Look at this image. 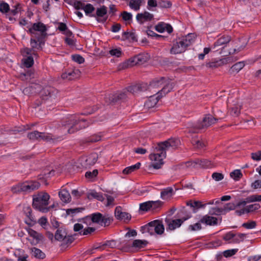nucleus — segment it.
Returning <instances> with one entry per match:
<instances>
[{
	"instance_id": "obj_23",
	"label": "nucleus",
	"mask_w": 261,
	"mask_h": 261,
	"mask_svg": "<svg viewBox=\"0 0 261 261\" xmlns=\"http://www.w3.org/2000/svg\"><path fill=\"white\" fill-rule=\"evenodd\" d=\"M113 221V218L108 214H102V218L100 219L99 223H98V224L101 226L107 227L109 226L112 223Z\"/></svg>"
},
{
	"instance_id": "obj_46",
	"label": "nucleus",
	"mask_w": 261,
	"mask_h": 261,
	"mask_svg": "<svg viewBox=\"0 0 261 261\" xmlns=\"http://www.w3.org/2000/svg\"><path fill=\"white\" fill-rule=\"evenodd\" d=\"M80 71L78 69H74L71 71H68L69 76V81L72 80L77 78L80 76Z\"/></svg>"
},
{
	"instance_id": "obj_42",
	"label": "nucleus",
	"mask_w": 261,
	"mask_h": 261,
	"mask_svg": "<svg viewBox=\"0 0 261 261\" xmlns=\"http://www.w3.org/2000/svg\"><path fill=\"white\" fill-rule=\"evenodd\" d=\"M122 36L126 39H130L133 42L137 41L136 35L135 33L124 32L123 33Z\"/></svg>"
},
{
	"instance_id": "obj_51",
	"label": "nucleus",
	"mask_w": 261,
	"mask_h": 261,
	"mask_svg": "<svg viewBox=\"0 0 261 261\" xmlns=\"http://www.w3.org/2000/svg\"><path fill=\"white\" fill-rule=\"evenodd\" d=\"M201 223H202L200 222L199 220L198 222L193 225H190L188 228V230L191 231L199 230L202 228Z\"/></svg>"
},
{
	"instance_id": "obj_63",
	"label": "nucleus",
	"mask_w": 261,
	"mask_h": 261,
	"mask_svg": "<svg viewBox=\"0 0 261 261\" xmlns=\"http://www.w3.org/2000/svg\"><path fill=\"white\" fill-rule=\"evenodd\" d=\"M110 54L112 56L120 57L122 55L120 48H114L109 51Z\"/></svg>"
},
{
	"instance_id": "obj_30",
	"label": "nucleus",
	"mask_w": 261,
	"mask_h": 261,
	"mask_svg": "<svg viewBox=\"0 0 261 261\" xmlns=\"http://www.w3.org/2000/svg\"><path fill=\"white\" fill-rule=\"evenodd\" d=\"M141 166V163L138 162L135 165L126 167L124 169H123L122 173L124 174H129L133 172H134L137 170H138Z\"/></svg>"
},
{
	"instance_id": "obj_57",
	"label": "nucleus",
	"mask_w": 261,
	"mask_h": 261,
	"mask_svg": "<svg viewBox=\"0 0 261 261\" xmlns=\"http://www.w3.org/2000/svg\"><path fill=\"white\" fill-rule=\"evenodd\" d=\"M172 6V3L169 1H161L158 3V7L161 8H169Z\"/></svg>"
},
{
	"instance_id": "obj_1",
	"label": "nucleus",
	"mask_w": 261,
	"mask_h": 261,
	"mask_svg": "<svg viewBox=\"0 0 261 261\" xmlns=\"http://www.w3.org/2000/svg\"><path fill=\"white\" fill-rule=\"evenodd\" d=\"M180 143V140L176 138H170L159 143L155 148V152L150 155V159L152 161L151 166L156 169L161 168L164 164L163 159L166 156V151L170 149H175Z\"/></svg>"
},
{
	"instance_id": "obj_8",
	"label": "nucleus",
	"mask_w": 261,
	"mask_h": 261,
	"mask_svg": "<svg viewBox=\"0 0 261 261\" xmlns=\"http://www.w3.org/2000/svg\"><path fill=\"white\" fill-rule=\"evenodd\" d=\"M40 186V184L38 181L35 180H29L19 184L12 188L13 193H30L33 191L38 189Z\"/></svg>"
},
{
	"instance_id": "obj_6",
	"label": "nucleus",
	"mask_w": 261,
	"mask_h": 261,
	"mask_svg": "<svg viewBox=\"0 0 261 261\" xmlns=\"http://www.w3.org/2000/svg\"><path fill=\"white\" fill-rule=\"evenodd\" d=\"M194 41V34H189L186 36L177 38L174 41L172 47L170 49L171 54H181Z\"/></svg>"
},
{
	"instance_id": "obj_60",
	"label": "nucleus",
	"mask_w": 261,
	"mask_h": 261,
	"mask_svg": "<svg viewBox=\"0 0 261 261\" xmlns=\"http://www.w3.org/2000/svg\"><path fill=\"white\" fill-rule=\"evenodd\" d=\"M193 204H194L193 213H196L197 210L200 208H204L206 206V204H202V202L200 201H194Z\"/></svg>"
},
{
	"instance_id": "obj_64",
	"label": "nucleus",
	"mask_w": 261,
	"mask_h": 261,
	"mask_svg": "<svg viewBox=\"0 0 261 261\" xmlns=\"http://www.w3.org/2000/svg\"><path fill=\"white\" fill-rule=\"evenodd\" d=\"M251 158L254 161H260L261 160V151L258 150L255 152H252L251 154Z\"/></svg>"
},
{
	"instance_id": "obj_45",
	"label": "nucleus",
	"mask_w": 261,
	"mask_h": 261,
	"mask_svg": "<svg viewBox=\"0 0 261 261\" xmlns=\"http://www.w3.org/2000/svg\"><path fill=\"white\" fill-rule=\"evenodd\" d=\"M151 205L150 201H146L140 204L139 210L143 212H147L151 210Z\"/></svg>"
},
{
	"instance_id": "obj_16",
	"label": "nucleus",
	"mask_w": 261,
	"mask_h": 261,
	"mask_svg": "<svg viewBox=\"0 0 261 261\" xmlns=\"http://www.w3.org/2000/svg\"><path fill=\"white\" fill-rule=\"evenodd\" d=\"M107 13V8L105 6H102L100 8H97L96 13L92 14L91 17L96 18L97 21L98 22H105L107 20V17L103 19L102 20H100L99 17H103Z\"/></svg>"
},
{
	"instance_id": "obj_49",
	"label": "nucleus",
	"mask_w": 261,
	"mask_h": 261,
	"mask_svg": "<svg viewBox=\"0 0 261 261\" xmlns=\"http://www.w3.org/2000/svg\"><path fill=\"white\" fill-rule=\"evenodd\" d=\"M230 175L235 180L238 181L242 177L243 174L240 170H235L230 173Z\"/></svg>"
},
{
	"instance_id": "obj_21",
	"label": "nucleus",
	"mask_w": 261,
	"mask_h": 261,
	"mask_svg": "<svg viewBox=\"0 0 261 261\" xmlns=\"http://www.w3.org/2000/svg\"><path fill=\"white\" fill-rule=\"evenodd\" d=\"M218 220L217 218L206 215L200 219V222L208 225H216L218 224Z\"/></svg>"
},
{
	"instance_id": "obj_40",
	"label": "nucleus",
	"mask_w": 261,
	"mask_h": 261,
	"mask_svg": "<svg viewBox=\"0 0 261 261\" xmlns=\"http://www.w3.org/2000/svg\"><path fill=\"white\" fill-rule=\"evenodd\" d=\"M191 143L195 148L198 149L203 148L205 146L204 143L196 138H193L192 139Z\"/></svg>"
},
{
	"instance_id": "obj_25",
	"label": "nucleus",
	"mask_w": 261,
	"mask_h": 261,
	"mask_svg": "<svg viewBox=\"0 0 261 261\" xmlns=\"http://www.w3.org/2000/svg\"><path fill=\"white\" fill-rule=\"evenodd\" d=\"M174 191L172 187L164 189L161 192V197L164 200L170 198L173 194Z\"/></svg>"
},
{
	"instance_id": "obj_36",
	"label": "nucleus",
	"mask_w": 261,
	"mask_h": 261,
	"mask_svg": "<svg viewBox=\"0 0 261 261\" xmlns=\"http://www.w3.org/2000/svg\"><path fill=\"white\" fill-rule=\"evenodd\" d=\"M23 64L27 68H30L34 64V59L32 56L24 57L23 59Z\"/></svg>"
},
{
	"instance_id": "obj_59",
	"label": "nucleus",
	"mask_w": 261,
	"mask_h": 261,
	"mask_svg": "<svg viewBox=\"0 0 261 261\" xmlns=\"http://www.w3.org/2000/svg\"><path fill=\"white\" fill-rule=\"evenodd\" d=\"M101 135L94 134L87 139V142L91 143H94L99 141L101 140Z\"/></svg>"
},
{
	"instance_id": "obj_43",
	"label": "nucleus",
	"mask_w": 261,
	"mask_h": 261,
	"mask_svg": "<svg viewBox=\"0 0 261 261\" xmlns=\"http://www.w3.org/2000/svg\"><path fill=\"white\" fill-rule=\"evenodd\" d=\"M84 10L86 15L91 17V15L93 14L92 12L95 10V8L91 4H88L85 6Z\"/></svg>"
},
{
	"instance_id": "obj_32",
	"label": "nucleus",
	"mask_w": 261,
	"mask_h": 261,
	"mask_svg": "<svg viewBox=\"0 0 261 261\" xmlns=\"http://www.w3.org/2000/svg\"><path fill=\"white\" fill-rule=\"evenodd\" d=\"M181 168H198L197 159L193 161H188L180 165Z\"/></svg>"
},
{
	"instance_id": "obj_24",
	"label": "nucleus",
	"mask_w": 261,
	"mask_h": 261,
	"mask_svg": "<svg viewBox=\"0 0 261 261\" xmlns=\"http://www.w3.org/2000/svg\"><path fill=\"white\" fill-rule=\"evenodd\" d=\"M148 244V242L146 240L137 239L133 241L132 247L137 250H140L145 247Z\"/></svg>"
},
{
	"instance_id": "obj_18",
	"label": "nucleus",
	"mask_w": 261,
	"mask_h": 261,
	"mask_svg": "<svg viewBox=\"0 0 261 261\" xmlns=\"http://www.w3.org/2000/svg\"><path fill=\"white\" fill-rule=\"evenodd\" d=\"M161 97L160 95H158L157 96L155 95L149 96L144 103V107L147 109L154 108Z\"/></svg>"
},
{
	"instance_id": "obj_54",
	"label": "nucleus",
	"mask_w": 261,
	"mask_h": 261,
	"mask_svg": "<svg viewBox=\"0 0 261 261\" xmlns=\"http://www.w3.org/2000/svg\"><path fill=\"white\" fill-rule=\"evenodd\" d=\"M190 215V218L192 217L191 214L189 212L186 208V207H182L181 210L178 212L177 215L178 217L181 218V217H186L187 215Z\"/></svg>"
},
{
	"instance_id": "obj_20",
	"label": "nucleus",
	"mask_w": 261,
	"mask_h": 261,
	"mask_svg": "<svg viewBox=\"0 0 261 261\" xmlns=\"http://www.w3.org/2000/svg\"><path fill=\"white\" fill-rule=\"evenodd\" d=\"M227 107L228 109V113L232 117H237L240 114L241 106L239 105L234 104L231 105L229 102H228Z\"/></svg>"
},
{
	"instance_id": "obj_33",
	"label": "nucleus",
	"mask_w": 261,
	"mask_h": 261,
	"mask_svg": "<svg viewBox=\"0 0 261 261\" xmlns=\"http://www.w3.org/2000/svg\"><path fill=\"white\" fill-rule=\"evenodd\" d=\"M83 207H76L74 208H68L66 210V214L73 217L76 214L82 212L84 210Z\"/></svg>"
},
{
	"instance_id": "obj_10",
	"label": "nucleus",
	"mask_w": 261,
	"mask_h": 261,
	"mask_svg": "<svg viewBox=\"0 0 261 261\" xmlns=\"http://www.w3.org/2000/svg\"><path fill=\"white\" fill-rule=\"evenodd\" d=\"M47 29L46 25L41 22L34 23L32 27L29 28L28 32L31 34L32 37H35L36 35H42L47 36Z\"/></svg>"
},
{
	"instance_id": "obj_58",
	"label": "nucleus",
	"mask_w": 261,
	"mask_h": 261,
	"mask_svg": "<svg viewBox=\"0 0 261 261\" xmlns=\"http://www.w3.org/2000/svg\"><path fill=\"white\" fill-rule=\"evenodd\" d=\"M166 25V23L164 22H160L155 25V30L159 33H163L165 31Z\"/></svg>"
},
{
	"instance_id": "obj_26",
	"label": "nucleus",
	"mask_w": 261,
	"mask_h": 261,
	"mask_svg": "<svg viewBox=\"0 0 261 261\" xmlns=\"http://www.w3.org/2000/svg\"><path fill=\"white\" fill-rule=\"evenodd\" d=\"M59 196L61 200L65 202L68 203L71 200V196L69 192L66 189H63L59 192Z\"/></svg>"
},
{
	"instance_id": "obj_2",
	"label": "nucleus",
	"mask_w": 261,
	"mask_h": 261,
	"mask_svg": "<svg viewBox=\"0 0 261 261\" xmlns=\"http://www.w3.org/2000/svg\"><path fill=\"white\" fill-rule=\"evenodd\" d=\"M147 89V85L144 83H138L134 85L128 86L122 91L118 92L115 94H110L106 95L105 100L108 105L115 104L125 99L128 92L135 94L138 92L145 91Z\"/></svg>"
},
{
	"instance_id": "obj_37",
	"label": "nucleus",
	"mask_w": 261,
	"mask_h": 261,
	"mask_svg": "<svg viewBox=\"0 0 261 261\" xmlns=\"http://www.w3.org/2000/svg\"><path fill=\"white\" fill-rule=\"evenodd\" d=\"M91 197L101 201H103L105 199V197L103 196L102 193H98L95 191L92 192L88 194V198L90 199Z\"/></svg>"
},
{
	"instance_id": "obj_50",
	"label": "nucleus",
	"mask_w": 261,
	"mask_h": 261,
	"mask_svg": "<svg viewBox=\"0 0 261 261\" xmlns=\"http://www.w3.org/2000/svg\"><path fill=\"white\" fill-rule=\"evenodd\" d=\"M98 155L97 153L91 154L86 160V162L90 165H93L97 162Z\"/></svg>"
},
{
	"instance_id": "obj_44",
	"label": "nucleus",
	"mask_w": 261,
	"mask_h": 261,
	"mask_svg": "<svg viewBox=\"0 0 261 261\" xmlns=\"http://www.w3.org/2000/svg\"><path fill=\"white\" fill-rule=\"evenodd\" d=\"M246 236V234L245 233H234V239L232 242L233 243H239L244 240Z\"/></svg>"
},
{
	"instance_id": "obj_15",
	"label": "nucleus",
	"mask_w": 261,
	"mask_h": 261,
	"mask_svg": "<svg viewBox=\"0 0 261 261\" xmlns=\"http://www.w3.org/2000/svg\"><path fill=\"white\" fill-rule=\"evenodd\" d=\"M62 137L60 136H55L51 134L41 132L39 136V141H44L46 142L52 141L55 143L58 141H61Z\"/></svg>"
},
{
	"instance_id": "obj_27",
	"label": "nucleus",
	"mask_w": 261,
	"mask_h": 261,
	"mask_svg": "<svg viewBox=\"0 0 261 261\" xmlns=\"http://www.w3.org/2000/svg\"><path fill=\"white\" fill-rule=\"evenodd\" d=\"M226 60L225 59H220L219 60L210 62L206 64V66L211 68H216L226 64Z\"/></svg>"
},
{
	"instance_id": "obj_56",
	"label": "nucleus",
	"mask_w": 261,
	"mask_h": 261,
	"mask_svg": "<svg viewBox=\"0 0 261 261\" xmlns=\"http://www.w3.org/2000/svg\"><path fill=\"white\" fill-rule=\"evenodd\" d=\"M156 233L158 234H162L165 230L164 226L162 222V221L160 220V222L157 223L156 225Z\"/></svg>"
},
{
	"instance_id": "obj_9",
	"label": "nucleus",
	"mask_w": 261,
	"mask_h": 261,
	"mask_svg": "<svg viewBox=\"0 0 261 261\" xmlns=\"http://www.w3.org/2000/svg\"><path fill=\"white\" fill-rule=\"evenodd\" d=\"M58 93V91L57 89L53 87L46 86L44 87L40 92V98L41 99V101L40 100L38 99L35 101V105H36V106L39 107L42 105L43 101L48 100H50L51 101L55 99Z\"/></svg>"
},
{
	"instance_id": "obj_13",
	"label": "nucleus",
	"mask_w": 261,
	"mask_h": 261,
	"mask_svg": "<svg viewBox=\"0 0 261 261\" xmlns=\"http://www.w3.org/2000/svg\"><path fill=\"white\" fill-rule=\"evenodd\" d=\"M23 212L27 217L25 222L30 226H33L36 223L35 217L32 215V210L30 206L25 205L23 206Z\"/></svg>"
},
{
	"instance_id": "obj_47",
	"label": "nucleus",
	"mask_w": 261,
	"mask_h": 261,
	"mask_svg": "<svg viewBox=\"0 0 261 261\" xmlns=\"http://www.w3.org/2000/svg\"><path fill=\"white\" fill-rule=\"evenodd\" d=\"M234 233L232 231H229L226 233L223 237V239L228 243H233L232 242L234 239Z\"/></svg>"
},
{
	"instance_id": "obj_14",
	"label": "nucleus",
	"mask_w": 261,
	"mask_h": 261,
	"mask_svg": "<svg viewBox=\"0 0 261 261\" xmlns=\"http://www.w3.org/2000/svg\"><path fill=\"white\" fill-rule=\"evenodd\" d=\"M148 60V55L144 54H138L129 59L130 66H134L136 64H142L146 62Z\"/></svg>"
},
{
	"instance_id": "obj_48",
	"label": "nucleus",
	"mask_w": 261,
	"mask_h": 261,
	"mask_svg": "<svg viewBox=\"0 0 261 261\" xmlns=\"http://www.w3.org/2000/svg\"><path fill=\"white\" fill-rule=\"evenodd\" d=\"M209 214L211 215H220L224 214L223 208L214 207L212 208L209 212Z\"/></svg>"
},
{
	"instance_id": "obj_31",
	"label": "nucleus",
	"mask_w": 261,
	"mask_h": 261,
	"mask_svg": "<svg viewBox=\"0 0 261 261\" xmlns=\"http://www.w3.org/2000/svg\"><path fill=\"white\" fill-rule=\"evenodd\" d=\"M198 168H208L211 167V162L206 159H196Z\"/></svg>"
},
{
	"instance_id": "obj_28",
	"label": "nucleus",
	"mask_w": 261,
	"mask_h": 261,
	"mask_svg": "<svg viewBox=\"0 0 261 261\" xmlns=\"http://www.w3.org/2000/svg\"><path fill=\"white\" fill-rule=\"evenodd\" d=\"M29 234L31 237L36 240V243L42 241L43 239V236L33 229L29 228L28 230Z\"/></svg>"
},
{
	"instance_id": "obj_7",
	"label": "nucleus",
	"mask_w": 261,
	"mask_h": 261,
	"mask_svg": "<svg viewBox=\"0 0 261 261\" xmlns=\"http://www.w3.org/2000/svg\"><path fill=\"white\" fill-rule=\"evenodd\" d=\"M50 196L47 193H40L33 198V206L42 213H47L50 209L47 207Z\"/></svg>"
},
{
	"instance_id": "obj_17",
	"label": "nucleus",
	"mask_w": 261,
	"mask_h": 261,
	"mask_svg": "<svg viewBox=\"0 0 261 261\" xmlns=\"http://www.w3.org/2000/svg\"><path fill=\"white\" fill-rule=\"evenodd\" d=\"M153 15L145 11L144 13H138L136 16L137 20L140 23L143 24L145 21H151L153 19Z\"/></svg>"
},
{
	"instance_id": "obj_61",
	"label": "nucleus",
	"mask_w": 261,
	"mask_h": 261,
	"mask_svg": "<svg viewBox=\"0 0 261 261\" xmlns=\"http://www.w3.org/2000/svg\"><path fill=\"white\" fill-rule=\"evenodd\" d=\"M120 16L122 17V19L124 21H129L132 19V14L130 13L127 12V11H123Z\"/></svg>"
},
{
	"instance_id": "obj_5",
	"label": "nucleus",
	"mask_w": 261,
	"mask_h": 261,
	"mask_svg": "<svg viewBox=\"0 0 261 261\" xmlns=\"http://www.w3.org/2000/svg\"><path fill=\"white\" fill-rule=\"evenodd\" d=\"M86 121V119L80 118L78 115H75L63 120L62 125L68 128L69 134H72L88 127L89 124Z\"/></svg>"
},
{
	"instance_id": "obj_3",
	"label": "nucleus",
	"mask_w": 261,
	"mask_h": 261,
	"mask_svg": "<svg viewBox=\"0 0 261 261\" xmlns=\"http://www.w3.org/2000/svg\"><path fill=\"white\" fill-rule=\"evenodd\" d=\"M220 112L221 110H218L214 114V116L211 114H206L204 116L201 121H198L196 123L192 125L188 129L189 133H198L202 130H205L209 126L215 124L218 120L222 119L226 116V114H223L222 116L219 115L218 113Z\"/></svg>"
},
{
	"instance_id": "obj_39",
	"label": "nucleus",
	"mask_w": 261,
	"mask_h": 261,
	"mask_svg": "<svg viewBox=\"0 0 261 261\" xmlns=\"http://www.w3.org/2000/svg\"><path fill=\"white\" fill-rule=\"evenodd\" d=\"M246 213H250L258 210L260 208L259 203H254L247 205L246 207Z\"/></svg>"
},
{
	"instance_id": "obj_4",
	"label": "nucleus",
	"mask_w": 261,
	"mask_h": 261,
	"mask_svg": "<svg viewBox=\"0 0 261 261\" xmlns=\"http://www.w3.org/2000/svg\"><path fill=\"white\" fill-rule=\"evenodd\" d=\"M147 85L146 83H145ZM147 86V90H151L152 89L159 88L163 86L162 89L156 92V94L160 95L161 97H163L166 94L170 92L174 86V84L171 82V80L166 79L164 77H160V78H155Z\"/></svg>"
},
{
	"instance_id": "obj_53",
	"label": "nucleus",
	"mask_w": 261,
	"mask_h": 261,
	"mask_svg": "<svg viewBox=\"0 0 261 261\" xmlns=\"http://www.w3.org/2000/svg\"><path fill=\"white\" fill-rule=\"evenodd\" d=\"M237 207L236 204L234 203H226L223 208L224 209V214H225L227 212L231 211L234 210L236 209V208Z\"/></svg>"
},
{
	"instance_id": "obj_29",
	"label": "nucleus",
	"mask_w": 261,
	"mask_h": 261,
	"mask_svg": "<svg viewBox=\"0 0 261 261\" xmlns=\"http://www.w3.org/2000/svg\"><path fill=\"white\" fill-rule=\"evenodd\" d=\"M30 44L31 46V48L33 50V54L36 55L35 52L37 51V50H42V47L40 46L39 44L38 43V41L36 39V38L32 37L30 39Z\"/></svg>"
},
{
	"instance_id": "obj_38",
	"label": "nucleus",
	"mask_w": 261,
	"mask_h": 261,
	"mask_svg": "<svg viewBox=\"0 0 261 261\" xmlns=\"http://www.w3.org/2000/svg\"><path fill=\"white\" fill-rule=\"evenodd\" d=\"M33 255L39 259H43L45 257V254L39 249L34 248L32 249Z\"/></svg>"
},
{
	"instance_id": "obj_19",
	"label": "nucleus",
	"mask_w": 261,
	"mask_h": 261,
	"mask_svg": "<svg viewBox=\"0 0 261 261\" xmlns=\"http://www.w3.org/2000/svg\"><path fill=\"white\" fill-rule=\"evenodd\" d=\"M67 236V232L66 229L61 226L56 230L55 233V239L58 241H63Z\"/></svg>"
},
{
	"instance_id": "obj_62",
	"label": "nucleus",
	"mask_w": 261,
	"mask_h": 261,
	"mask_svg": "<svg viewBox=\"0 0 261 261\" xmlns=\"http://www.w3.org/2000/svg\"><path fill=\"white\" fill-rule=\"evenodd\" d=\"M72 60L79 64L83 63L85 61L84 58L81 55L75 54L72 56Z\"/></svg>"
},
{
	"instance_id": "obj_22",
	"label": "nucleus",
	"mask_w": 261,
	"mask_h": 261,
	"mask_svg": "<svg viewBox=\"0 0 261 261\" xmlns=\"http://www.w3.org/2000/svg\"><path fill=\"white\" fill-rule=\"evenodd\" d=\"M159 221L158 220H153L152 221L146 225L142 226L141 227L140 231L142 233H144L146 232L149 233L150 235L153 234V225L154 223H158Z\"/></svg>"
},
{
	"instance_id": "obj_55",
	"label": "nucleus",
	"mask_w": 261,
	"mask_h": 261,
	"mask_svg": "<svg viewBox=\"0 0 261 261\" xmlns=\"http://www.w3.org/2000/svg\"><path fill=\"white\" fill-rule=\"evenodd\" d=\"M150 202L151 205V210H156V209L161 207L163 204V202L160 200L150 201Z\"/></svg>"
},
{
	"instance_id": "obj_35",
	"label": "nucleus",
	"mask_w": 261,
	"mask_h": 261,
	"mask_svg": "<svg viewBox=\"0 0 261 261\" xmlns=\"http://www.w3.org/2000/svg\"><path fill=\"white\" fill-rule=\"evenodd\" d=\"M40 133L37 130H35L32 132L29 133L27 135L28 138L32 141H39V136Z\"/></svg>"
},
{
	"instance_id": "obj_11",
	"label": "nucleus",
	"mask_w": 261,
	"mask_h": 261,
	"mask_svg": "<svg viewBox=\"0 0 261 261\" xmlns=\"http://www.w3.org/2000/svg\"><path fill=\"white\" fill-rule=\"evenodd\" d=\"M190 218V215H187L186 217H181V218L176 219H171L166 218L165 222L167 225L166 227L167 231L174 230L176 228L179 227L181 224L186 220Z\"/></svg>"
},
{
	"instance_id": "obj_52",
	"label": "nucleus",
	"mask_w": 261,
	"mask_h": 261,
	"mask_svg": "<svg viewBox=\"0 0 261 261\" xmlns=\"http://www.w3.org/2000/svg\"><path fill=\"white\" fill-rule=\"evenodd\" d=\"M102 218V214L99 212L92 214V222L98 224L99 223L100 219Z\"/></svg>"
},
{
	"instance_id": "obj_12",
	"label": "nucleus",
	"mask_w": 261,
	"mask_h": 261,
	"mask_svg": "<svg viewBox=\"0 0 261 261\" xmlns=\"http://www.w3.org/2000/svg\"><path fill=\"white\" fill-rule=\"evenodd\" d=\"M231 40V37L229 36H223L219 38L213 45L212 48L214 49L215 51L221 50L220 54L225 53L224 51L226 45L229 43Z\"/></svg>"
},
{
	"instance_id": "obj_41",
	"label": "nucleus",
	"mask_w": 261,
	"mask_h": 261,
	"mask_svg": "<svg viewBox=\"0 0 261 261\" xmlns=\"http://www.w3.org/2000/svg\"><path fill=\"white\" fill-rule=\"evenodd\" d=\"M10 11L9 5L4 1L0 2V12L6 14Z\"/></svg>"
},
{
	"instance_id": "obj_34",
	"label": "nucleus",
	"mask_w": 261,
	"mask_h": 261,
	"mask_svg": "<svg viewBox=\"0 0 261 261\" xmlns=\"http://www.w3.org/2000/svg\"><path fill=\"white\" fill-rule=\"evenodd\" d=\"M245 64L243 62H239L234 64L230 69L231 73L233 72H238L241 69L244 67Z\"/></svg>"
}]
</instances>
